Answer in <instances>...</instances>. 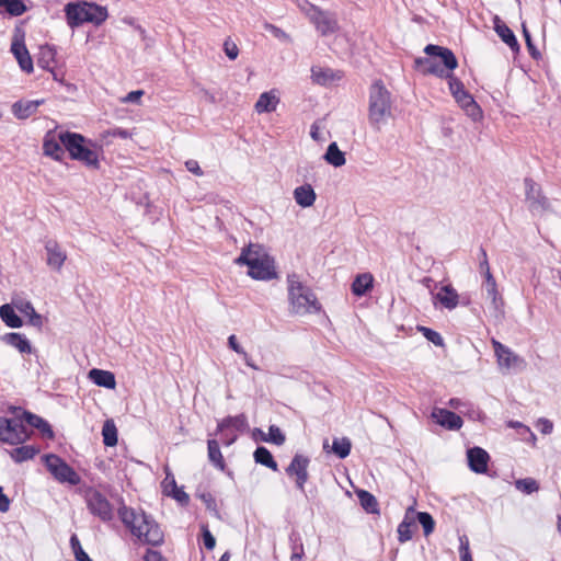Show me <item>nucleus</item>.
<instances>
[{
	"label": "nucleus",
	"mask_w": 561,
	"mask_h": 561,
	"mask_svg": "<svg viewBox=\"0 0 561 561\" xmlns=\"http://www.w3.org/2000/svg\"><path fill=\"white\" fill-rule=\"evenodd\" d=\"M424 53L427 56H436L440 58L445 69L438 70L433 67L430 69V72H433V76L440 79L448 80L450 93L455 98L456 102L466 111L468 116L473 121L481 118L482 111L480 106L474 101L473 96L465 89L463 83L451 72L458 67V60L453 50L444 46L428 44L425 46Z\"/></svg>",
	"instance_id": "obj_1"
},
{
	"label": "nucleus",
	"mask_w": 561,
	"mask_h": 561,
	"mask_svg": "<svg viewBox=\"0 0 561 561\" xmlns=\"http://www.w3.org/2000/svg\"><path fill=\"white\" fill-rule=\"evenodd\" d=\"M118 515L123 524L139 540L151 546H160L163 542V531L150 515L144 512L137 514L135 510L127 506H122Z\"/></svg>",
	"instance_id": "obj_2"
},
{
	"label": "nucleus",
	"mask_w": 561,
	"mask_h": 561,
	"mask_svg": "<svg viewBox=\"0 0 561 561\" xmlns=\"http://www.w3.org/2000/svg\"><path fill=\"white\" fill-rule=\"evenodd\" d=\"M392 116L391 94L381 80L369 89L368 121L375 130H380Z\"/></svg>",
	"instance_id": "obj_3"
},
{
	"label": "nucleus",
	"mask_w": 561,
	"mask_h": 561,
	"mask_svg": "<svg viewBox=\"0 0 561 561\" xmlns=\"http://www.w3.org/2000/svg\"><path fill=\"white\" fill-rule=\"evenodd\" d=\"M287 282L291 312L296 314H307L320 311L321 305L314 293L299 280L297 274H289Z\"/></svg>",
	"instance_id": "obj_4"
},
{
	"label": "nucleus",
	"mask_w": 561,
	"mask_h": 561,
	"mask_svg": "<svg viewBox=\"0 0 561 561\" xmlns=\"http://www.w3.org/2000/svg\"><path fill=\"white\" fill-rule=\"evenodd\" d=\"M58 139L72 160L81 161L93 169L100 168L96 151L85 146L87 139L81 134L62 131L58 135Z\"/></svg>",
	"instance_id": "obj_5"
},
{
	"label": "nucleus",
	"mask_w": 561,
	"mask_h": 561,
	"mask_svg": "<svg viewBox=\"0 0 561 561\" xmlns=\"http://www.w3.org/2000/svg\"><path fill=\"white\" fill-rule=\"evenodd\" d=\"M32 434L19 417L0 416V442L9 445H20L26 442Z\"/></svg>",
	"instance_id": "obj_6"
},
{
	"label": "nucleus",
	"mask_w": 561,
	"mask_h": 561,
	"mask_svg": "<svg viewBox=\"0 0 561 561\" xmlns=\"http://www.w3.org/2000/svg\"><path fill=\"white\" fill-rule=\"evenodd\" d=\"M44 463L50 474L60 483L78 485L81 482L80 476L61 457L55 454H47L43 457Z\"/></svg>",
	"instance_id": "obj_7"
},
{
	"label": "nucleus",
	"mask_w": 561,
	"mask_h": 561,
	"mask_svg": "<svg viewBox=\"0 0 561 561\" xmlns=\"http://www.w3.org/2000/svg\"><path fill=\"white\" fill-rule=\"evenodd\" d=\"M85 501L92 515L99 517L102 522H110L113 519V506L100 491L95 489L87 491Z\"/></svg>",
	"instance_id": "obj_8"
},
{
	"label": "nucleus",
	"mask_w": 561,
	"mask_h": 561,
	"mask_svg": "<svg viewBox=\"0 0 561 561\" xmlns=\"http://www.w3.org/2000/svg\"><path fill=\"white\" fill-rule=\"evenodd\" d=\"M262 248L256 247V252L254 257L251 261V265L249 267V276L253 279L259 280H270L277 276L273 261L265 254H262Z\"/></svg>",
	"instance_id": "obj_9"
},
{
	"label": "nucleus",
	"mask_w": 561,
	"mask_h": 561,
	"mask_svg": "<svg viewBox=\"0 0 561 561\" xmlns=\"http://www.w3.org/2000/svg\"><path fill=\"white\" fill-rule=\"evenodd\" d=\"M524 185L528 209L533 214H542L546 211L550 204L548 198L542 194L541 186L531 178H525Z\"/></svg>",
	"instance_id": "obj_10"
},
{
	"label": "nucleus",
	"mask_w": 561,
	"mask_h": 561,
	"mask_svg": "<svg viewBox=\"0 0 561 561\" xmlns=\"http://www.w3.org/2000/svg\"><path fill=\"white\" fill-rule=\"evenodd\" d=\"M309 457L301 454H296L288 467L285 469V472L288 477H295L296 488L301 492H305V484L309 479Z\"/></svg>",
	"instance_id": "obj_11"
},
{
	"label": "nucleus",
	"mask_w": 561,
	"mask_h": 561,
	"mask_svg": "<svg viewBox=\"0 0 561 561\" xmlns=\"http://www.w3.org/2000/svg\"><path fill=\"white\" fill-rule=\"evenodd\" d=\"M88 2H69L65 5V14L68 25L71 28L79 27L83 23H90L94 16L89 13Z\"/></svg>",
	"instance_id": "obj_12"
},
{
	"label": "nucleus",
	"mask_w": 561,
	"mask_h": 561,
	"mask_svg": "<svg viewBox=\"0 0 561 561\" xmlns=\"http://www.w3.org/2000/svg\"><path fill=\"white\" fill-rule=\"evenodd\" d=\"M494 353L497 358V363L501 367L511 369V368H519L523 369L526 366V362L524 358L519 357L517 354L511 351L507 346L503 345L499 341H492Z\"/></svg>",
	"instance_id": "obj_13"
},
{
	"label": "nucleus",
	"mask_w": 561,
	"mask_h": 561,
	"mask_svg": "<svg viewBox=\"0 0 561 561\" xmlns=\"http://www.w3.org/2000/svg\"><path fill=\"white\" fill-rule=\"evenodd\" d=\"M309 19L322 36L333 34L339 28L335 15L329 11L318 8L313 13H310Z\"/></svg>",
	"instance_id": "obj_14"
},
{
	"label": "nucleus",
	"mask_w": 561,
	"mask_h": 561,
	"mask_svg": "<svg viewBox=\"0 0 561 561\" xmlns=\"http://www.w3.org/2000/svg\"><path fill=\"white\" fill-rule=\"evenodd\" d=\"M46 264L54 271L59 272L67 260V253L55 240L45 242Z\"/></svg>",
	"instance_id": "obj_15"
},
{
	"label": "nucleus",
	"mask_w": 561,
	"mask_h": 561,
	"mask_svg": "<svg viewBox=\"0 0 561 561\" xmlns=\"http://www.w3.org/2000/svg\"><path fill=\"white\" fill-rule=\"evenodd\" d=\"M432 417L443 427L457 431L462 426V419L453 411L447 409L435 408L432 412Z\"/></svg>",
	"instance_id": "obj_16"
},
{
	"label": "nucleus",
	"mask_w": 561,
	"mask_h": 561,
	"mask_svg": "<svg viewBox=\"0 0 561 561\" xmlns=\"http://www.w3.org/2000/svg\"><path fill=\"white\" fill-rule=\"evenodd\" d=\"M14 417H19L23 425L25 422L31 427L37 428L44 437L49 439L54 437V431L50 424L43 417L28 411H22L21 415H15Z\"/></svg>",
	"instance_id": "obj_17"
},
{
	"label": "nucleus",
	"mask_w": 561,
	"mask_h": 561,
	"mask_svg": "<svg viewBox=\"0 0 561 561\" xmlns=\"http://www.w3.org/2000/svg\"><path fill=\"white\" fill-rule=\"evenodd\" d=\"M469 468L476 473H484L490 460L489 454L481 447H472L467 451Z\"/></svg>",
	"instance_id": "obj_18"
},
{
	"label": "nucleus",
	"mask_w": 561,
	"mask_h": 561,
	"mask_svg": "<svg viewBox=\"0 0 561 561\" xmlns=\"http://www.w3.org/2000/svg\"><path fill=\"white\" fill-rule=\"evenodd\" d=\"M11 53L23 71L26 73L33 72V60L23 41L14 39L11 44Z\"/></svg>",
	"instance_id": "obj_19"
},
{
	"label": "nucleus",
	"mask_w": 561,
	"mask_h": 561,
	"mask_svg": "<svg viewBox=\"0 0 561 561\" xmlns=\"http://www.w3.org/2000/svg\"><path fill=\"white\" fill-rule=\"evenodd\" d=\"M494 31L514 53L519 51L520 46L515 34L499 16L494 18Z\"/></svg>",
	"instance_id": "obj_20"
},
{
	"label": "nucleus",
	"mask_w": 561,
	"mask_h": 561,
	"mask_svg": "<svg viewBox=\"0 0 561 561\" xmlns=\"http://www.w3.org/2000/svg\"><path fill=\"white\" fill-rule=\"evenodd\" d=\"M343 77L342 71L333 70L330 68L312 67L311 78L314 83L320 85H328L331 82L339 81Z\"/></svg>",
	"instance_id": "obj_21"
},
{
	"label": "nucleus",
	"mask_w": 561,
	"mask_h": 561,
	"mask_svg": "<svg viewBox=\"0 0 561 561\" xmlns=\"http://www.w3.org/2000/svg\"><path fill=\"white\" fill-rule=\"evenodd\" d=\"M44 103V100L34 101H16L12 104V113L18 119H26L36 113L39 105Z\"/></svg>",
	"instance_id": "obj_22"
},
{
	"label": "nucleus",
	"mask_w": 561,
	"mask_h": 561,
	"mask_svg": "<svg viewBox=\"0 0 561 561\" xmlns=\"http://www.w3.org/2000/svg\"><path fill=\"white\" fill-rule=\"evenodd\" d=\"M89 379L96 386L106 389H115L116 380L115 375L110 370L92 368L88 374Z\"/></svg>",
	"instance_id": "obj_23"
},
{
	"label": "nucleus",
	"mask_w": 561,
	"mask_h": 561,
	"mask_svg": "<svg viewBox=\"0 0 561 561\" xmlns=\"http://www.w3.org/2000/svg\"><path fill=\"white\" fill-rule=\"evenodd\" d=\"M434 299L440 302L446 309L453 310L458 306L459 295L451 285H444L434 296Z\"/></svg>",
	"instance_id": "obj_24"
},
{
	"label": "nucleus",
	"mask_w": 561,
	"mask_h": 561,
	"mask_svg": "<svg viewBox=\"0 0 561 561\" xmlns=\"http://www.w3.org/2000/svg\"><path fill=\"white\" fill-rule=\"evenodd\" d=\"M61 146L60 139L57 140L54 135L47 133L43 142L44 154L56 161H61L65 156V150Z\"/></svg>",
	"instance_id": "obj_25"
},
{
	"label": "nucleus",
	"mask_w": 561,
	"mask_h": 561,
	"mask_svg": "<svg viewBox=\"0 0 561 561\" xmlns=\"http://www.w3.org/2000/svg\"><path fill=\"white\" fill-rule=\"evenodd\" d=\"M1 340L5 344L15 347L22 354H31L33 351L30 341L21 333H5L4 335L1 336Z\"/></svg>",
	"instance_id": "obj_26"
},
{
	"label": "nucleus",
	"mask_w": 561,
	"mask_h": 561,
	"mask_svg": "<svg viewBox=\"0 0 561 561\" xmlns=\"http://www.w3.org/2000/svg\"><path fill=\"white\" fill-rule=\"evenodd\" d=\"M294 198L299 206L307 208L314 204L317 195L310 184H304L294 190Z\"/></svg>",
	"instance_id": "obj_27"
},
{
	"label": "nucleus",
	"mask_w": 561,
	"mask_h": 561,
	"mask_svg": "<svg viewBox=\"0 0 561 561\" xmlns=\"http://www.w3.org/2000/svg\"><path fill=\"white\" fill-rule=\"evenodd\" d=\"M374 286V277L370 273L358 274L352 283V293L362 297L365 296Z\"/></svg>",
	"instance_id": "obj_28"
},
{
	"label": "nucleus",
	"mask_w": 561,
	"mask_h": 561,
	"mask_svg": "<svg viewBox=\"0 0 561 561\" xmlns=\"http://www.w3.org/2000/svg\"><path fill=\"white\" fill-rule=\"evenodd\" d=\"M414 508L410 506L407 512L404 519L398 526V540L403 543L412 539L413 533L411 527L414 526V518L410 515H413Z\"/></svg>",
	"instance_id": "obj_29"
},
{
	"label": "nucleus",
	"mask_w": 561,
	"mask_h": 561,
	"mask_svg": "<svg viewBox=\"0 0 561 561\" xmlns=\"http://www.w3.org/2000/svg\"><path fill=\"white\" fill-rule=\"evenodd\" d=\"M279 99L273 91L263 92L256 101L254 107L257 113H271L276 110Z\"/></svg>",
	"instance_id": "obj_30"
},
{
	"label": "nucleus",
	"mask_w": 561,
	"mask_h": 561,
	"mask_svg": "<svg viewBox=\"0 0 561 561\" xmlns=\"http://www.w3.org/2000/svg\"><path fill=\"white\" fill-rule=\"evenodd\" d=\"M39 453V448L33 445H23L9 451L10 457L16 463L33 459Z\"/></svg>",
	"instance_id": "obj_31"
},
{
	"label": "nucleus",
	"mask_w": 561,
	"mask_h": 561,
	"mask_svg": "<svg viewBox=\"0 0 561 561\" xmlns=\"http://www.w3.org/2000/svg\"><path fill=\"white\" fill-rule=\"evenodd\" d=\"M356 495L358 497L360 506L368 514H379V504L374 494L366 490H357Z\"/></svg>",
	"instance_id": "obj_32"
},
{
	"label": "nucleus",
	"mask_w": 561,
	"mask_h": 561,
	"mask_svg": "<svg viewBox=\"0 0 561 561\" xmlns=\"http://www.w3.org/2000/svg\"><path fill=\"white\" fill-rule=\"evenodd\" d=\"M248 420L247 416L241 413L236 416H227L221 422L218 423L217 432H224L229 427H233L239 432H244L248 428Z\"/></svg>",
	"instance_id": "obj_33"
},
{
	"label": "nucleus",
	"mask_w": 561,
	"mask_h": 561,
	"mask_svg": "<svg viewBox=\"0 0 561 561\" xmlns=\"http://www.w3.org/2000/svg\"><path fill=\"white\" fill-rule=\"evenodd\" d=\"M57 50L54 46L48 44L39 47V54L37 58L38 67L53 71L51 65L55 64Z\"/></svg>",
	"instance_id": "obj_34"
},
{
	"label": "nucleus",
	"mask_w": 561,
	"mask_h": 561,
	"mask_svg": "<svg viewBox=\"0 0 561 561\" xmlns=\"http://www.w3.org/2000/svg\"><path fill=\"white\" fill-rule=\"evenodd\" d=\"M323 159L331 165L340 168L345 164L346 159L343 151L340 150L336 142H331L323 156Z\"/></svg>",
	"instance_id": "obj_35"
},
{
	"label": "nucleus",
	"mask_w": 561,
	"mask_h": 561,
	"mask_svg": "<svg viewBox=\"0 0 561 561\" xmlns=\"http://www.w3.org/2000/svg\"><path fill=\"white\" fill-rule=\"evenodd\" d=\"M256 463L265 466L266 468L277 471L278 466L272 453L264 446H257L253 454Z\"/></svg>",
	"instance_id": "obj_36"
},
{
	"label": "nucleus",
	"mask_w": 561,
	"mask_h": 561,
	"mask_svg": "<svg viewBox=\"0 0 561 561\" xmlns=\"http://www.w3.org/2000/svg\"><path fill=\"white\" fill-rule=\"evenodd\" d=\"M208 459L219 470H225L226 462L220 451L219 443L216 439L207 440Z\"/></svg>",
	"instance_id": "obj_37"
},
{
	"label": "nucleus",
	"mask_w": 561,
	"mask_h": 561,
	"mask_svg": "<svg viewBox=\"0 0 561 561\" xmlns=\"http://www.w3.org/2000/svg\"><path fill=\"white\" fill-rule=\"evenodd\" d=\"M0 318L10 328H21L22 319L15 313L14 309L5 304L0 307Z\"/></svg>",
	"instance_id": "obj_38"
},
{
	"label": "nucleus",
	"mask_w": 561,
	"mask_h": 561,
	"mask_svg": "<svg viewBox=\"0 0 561 561\" xmlns=\"http://www.w3.org/2000/svg\"><path fill=\"white\" fill-rule=\"evenodd\" d=\"M484 277L488 297L492 299L494 308L499 309L500 305H503V300L497 291L495 278L493 277L491 272H488V275H484Z\"/></svg>",
	"instance_id": "obj_39"
},
{
	"label": "nucleus",
	"mask_w": 561,
	"mask_h": 561,
	"mask_svg": "<svg viewBox=\"0 0 561 561\" xmlns=\"http://www.w3.org/2000/svg\"><path fill=\"white\" fill-rule=\"evenodd\" d=\"M103 443L107 447H113L117 444V428L113 420H106L102 427Z\"/></svg>",
	"instance_id": "obj_40"
},
{
	"label": "nucleus",
	"mask_w": 561,
	"mask_h": 561,
	"mask_svg": "<svg viewBox=\"0 0 561 561\" xmlns=\"http://www.w3.org/2000/svg\"><path fill=\"white\" fill-rule=\"evenodd\" d=\"M0 8H4L12 16H20L27 10L23 0H0Z\"/></svg>",
	"instance_id": "obj_41"
},
{
	"label": "nucleus",
	"mask_w": 561,
	"mask_h": 561,
	"mask_svg": "<svg viewBox=\"0 0 561 561\" xmlns=\"http://www.w3.org/2000/svg\"><path fill=\"white\" fill-rule=\"evenodd\" d=\"M352 444L347 437L334 438L332 444L333 453L340 458H346L351 453Z\"/></svg>",
	"instance_id": "obj_42"
},
{
	"label": "nucleus",
	"mask_w": 561,
	"mask_h": 561,
	"mask_svg": "<svg viewBox=\"0 0 561 561\" xmlns=\"http://www.w3.org/2000/svg\"><path fill=\"white\" fill-rule=\"evenodd\" d=\"M428 57H417L414 60V68L419 71H421L424 76L433 75V72H430V69L433 67L436 69H443L439 67L433 59Z\"/></svg>",
	"instance_id": "obj_43"
},
{
	"label": "nucleus",
	"mask_w": 561,
	"mask_h": 561,
	"mask_svg": "<svg viewBox=\"0 0 561 561\" xmlns=\"http://www.w3.org/2000/svg\"><path fill=\"white\" fill-rule=\"evenodd\" d=\"M88 10L90 15L94 16L90 23L95 25H101L108 16L107 9L95 3H90Z\"/></svg>",
	"instance_id": "obj_44"
},
{
	"label": "nucleus",
	"mask_w": 561,
	"mask_h": 561,
	"mask_svg": "<svg viewBox=\"0 0 561 561\" xmlns=\"http://www.w3.org/2000/svg\"><path fill=\"white\" fill-rule=\"evenodd\" d=\"M70 547L76 561H93L89 554L82 549L80 540L76 534L70 537Z\"/></svg>",
	"instance_id": "obj_45"
},
{
	"label": "nucleus",
	"mask_w": 561,
	"mask_h": 561,
	"mask_svg": "<svg viewBox=\"0 0 561 561\" xmlns=\"http://www.w3.org/2000/svg\"><path fill=\"white\" fill-rule=\"evenodd\" d=\"M416 519L423 527V531L425 536L431 535L435 528V520L433 516L427 512H417Z\"/></svg>",
	"instance_id": "obj_46"
},
{
	"label": "nucleus",
	"mask_w": 561,
	"mask_h": 561,
	"mask_svg": "<svg viewBox=\"0 0 561 561\" xmlns=\"http://www.w3.org/2000/svg\"><path fill=\"white\" fill-rule=\"evenodd\" d=\"M256 247L260 245L250 243L247 248L242 249L240 255L236 259V263L239 265H247L248 267H250L251 261L256 252Z\"/></svg>",
	"instance_id": "obj_47"
},
{
	"label": "nucleus",
	"mask_w": 561,
	"mask_h": 561,
	"mask_svg": "<svg viewBox=\"0 0 561 561\" xmlns=\"http://www.w3.org/2000/svg\"><path fill=\"white\" fill-rule=\"evenodd\" d=\"M515 486L526 494H531L539 490V483L533 478L518 479L515 481Z\"/></svg>",
	"instance_id": "obj_48"
},
{
	"label": "nucleus",
	"mask_w": 561,
	"mask_h": 561,
	"mask_svg": "<svg viewBox=\"0 0 561 561\" xmlns=\"http://www.w3.org/2000/svg\"><path fill=\"white\" fill-rule=\"evenodd\" d=\"M417 330L424 335V337L433 343L435 346H444V339L443 336L435 330L431 329V328H427V327H423V325H419L417 327Z\"/></svg>",
	"instance_id": "obj_49"
},
{
	"label": "nucleus",
	"mask_w": 561,
	"mask_h": 561,
	"mask_svg": "<svg viewBox=\"0 0 561 561\" xmlns=\"http://www.w3.org/2000/svg\"><path fill=\"white\" fill-rule=\"evenodd\" d=\"M19 308V310L23 313H25L26 316L30 317V322L35 325V327H41L42 325V317L41 314H38L33 305L30 302V301H26L24 304H22L21 306H16Z\"/></svg>",
	"instance_id": "obj_50"
},
{
	"label": "nucleus",
	"mask_w": 561,
	"mask_h": 561,
	"mask_svg": "<svg viewBox=\"0 0 561 561\" xmlns=\"http://www.w3.org/2000/svg\"><path fill=\"white\" fill-rule=\"evenodd\" d=\"M263 440L282 446L285 443L286 437L278 426L271 425L268 427V435L264 436Z\"/></svg>",
	"instance_id": "obj_51"
},
{
	"label": "nucleus",
	"mask_w": 561,
	"mask_h": 561,
	"mask_svg": "<svg viewBox=\"0 0 561 561\" xmlns=\"http://www.w3.org/2000/svg\"><path fill=\"white\" fill-rule=\"evenodd\" d=\"M197 496L204 502L206 508L213 513V515L220 519L221 516H220V513L217 508V503H216V500L215 497L211 495V493L209 492H205V493H201V494H197Z\"/></svg>",
	"instance_id": "obj_52"
},
{
	"label": "nucleus",
	"mask_w": 561,
	"mask_h": 561,
	"mask_svg": "<svg viewBox=\"0 0 561 561\" xmlns=\"http://www.w3.org/2000/svg\"><path fill=\"white\" fill-rule=\"evenodd\" d=\"M164 495L174 499L183 506H186L190 503V495L183 490V488L175 486L174 489L167 491Z\"/></svg>",
	"instance_id": "obj_53"
},
{
	"label": "nucleus",
	"mask_w": 561,
	"mask_h": 561,
	"mask_svg": "<svg viewBox=\"0 0 561 561\" xmlns=\"http://www.w3.org/2000/svg\"><path fill=\"white\" fill-rule=\"evenodd\" d=\"M523 35L525 37V42H526V46H527V49L529 51V55L538 60L541 58V54L540 51L537 49V47L535 46L534 42H533V38H531V35L529 33V31L527 30L526 25L523 24Z\"/></svg>",
	"instance_id": "obj_54"
},
{
	"label": "nucleus",
	"mask_w": 561,
	"mask_h": 561,
	"mask_svg": "<svg viewBox=\"0 0 561 561\" xmlns=\"http://www.w3.org/2000/svg\"><path fill=\"white\" fill-rule=\"evenodd\" d=\"M264 28L267 32H270L274 37L278 38L279 41L285 42V43H291L290 36L285 31H283L280 27H278L274 24H271V23H266L264 25Z\"/></svg>",
	"instance_id": "obj_55"
},
{
	"label": "nucleus",
	"mask_w": 561,
	"mask_h": 561,
	"mask_svg": "<svg viewBox=\"0 0 561 561\" xmlns=\"http://www.w3.org/2000/svg\"><path fill=\"white\" fill-rule=\"evenodd\" d=\"M201 529H202V537H203L204 547L207 550H213L215 548V546H216L215 537L213 536V534L210 533V530L208 529V526L206 524H203L201 526Z\"/></svg>",
	"instance_id": "obj_56"
},
{
	"label": "nucleus",
	"mask_w": 561,
	"mask_h": 561,
	"mask_svg": "<svg viewBox=\"0 0 561 561\" xmlns=\"http://www.w3.org/2000/svg\"><path fill=\"white\" fill-rule=\"evenodd\" d=\"M224 51L230 60L237 59V57L239 55V48H238L237 44L233 41H231L230 38H227L224 42Z\"/></svg>",
	"instance_id": "obj_57"
},
{
	"label": "nucleus",
	"mask_w": 561,
	"mask_h": 561,
	"mask_svg": "<svg viewBox=\"0 0 561 561\" xmlns=\"http://www.w3.org/2000/svg\"><path fill=\"white\" fill-rule=\"evenodd\" d=\"M459 541L460 561H472L468 538L466 536H462L459 538Z\"/></svg>",
	"instance_id": "obj_58"
},
{
	"label": "nucleus",
	"mask_w": 561,
	"mask_h": 561,
	"mask_svg": "<svg viewBox=\"0 0 561 561\" xmlns=\"http://www.w3.org/2000/svg\"><path fill=\"white\" fill-rule=\"evenodd\" d=\"M161 485L163 494H165L167 491H170L171 489L178 486L175 478L168 467L165 468V478L162 481Z\"/></svg>",
	"instance_id": "obj_59"
},
{
	"label": "nucleus",
	"mask_w": 561,
	"mask_h": 561,
	"mask_svg": "<svg viewBox=\"0 0 561 561\" xmlns=\"http://www.w3.org/2000/svg\"><path fill=\"white\" fill-rule=\"evenodd\" d=\"M289 541H290V546H291V551L305 552L302 540H301L300 534L298 531L293 530L290 533Z\"/></svg>",
	"instance_id": "obj_60"
},
{
	"label": "nucleus",
	"mask_w": 561,
	"mask_h": 561,
	"mask_svg": "<svg viewBox=\"0 0 561 561\" xmlns=\"http://www.w3.org/2000/svg\"><path fill=\"white\" fill-rule=\"evenodd\" d=\"M479 260H480V263H479L480 272L484 275H488V272H491V271H490V266H489L486 251L482 247L479 249Z\"/></svg>",
	"instance_id": "obj_61"
},
{
	"label": "nucleus",
	"mask_w": 561,
	"mask_h": 561,
	"mask_svg": "<svg viewBox=\"0 0 561 561\" xmlns=\"http://www.w3.org/2000/svg\"><path fill=\"white\" fill-rule=\"evenodd\" d=\"M297 7L309 18L310 13H313L318 7L310 3L308 0H296Z\"/></svg>",
	"instance_id": "obj_62"
},
{
	"label": "nucleus",
	"mask_w": 561,
	"mask_h": 561,
	"mask_svg": "<svg viewBox=\"0 0 561 561\" xmlns=\"http://www.w3.org/2000/svg\"><path fill=\"white\" fill-rule=\"evenodd\" d=\"M145 561H167L160 551L148 549L145 554Z\"/></svg>",
	"instance_id": "obj_63"
},
{
	"label": "nucleus",
	"mask_w": 561,
	"mask_h": 561,
	"mask_svg": "<svg viewBox=\"0 0 561 561\" xmlns=\"http://www.w3.org/2000/svg\"><path fill=\"white\" fill-rule=\"evenodd\" d=\"M186 169L197 176H202L204 173L196 160H187L185 162Z\"/></svg>",
	"instance_id": "obj_64"
}]
</instances>
